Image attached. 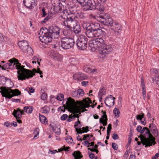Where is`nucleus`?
Here are the masks:
<instances>
[{
  "mask_svg": "<svg viewBox=\"0 0 159 159\" xmlns=\"http://www.w3.org/2000/svg\"><path fill=\"white\" fill-rule=\"evenodd\" d=\"M66 103L68 109L73 114L72 117L79 118L80 112H83L86 111L85 108L90 107L89 104L92 103V102L90 99L87 98L84 99L83 101L79 102L77 105L75 104L74 100L69 98L67 99Z\"/></svg>",
  "mask_w": 159,
  "mask_h": 159,
  "instance_id": "nucleus-1",
  "label": "nucleus"
},
{
  "mask_svg": "<svg viewBox=\"0 0 159 159\" xmlns=\"http://www.w3.org/2000/svg\"><path fill=\"white\" fill-rule=\"evenodd\" d=\"M8 61L10 63H6L4 66L6 68L11 69L16 68L18 70L17 71V76L18 80L22 81L32 76L33 75L31 71L25 68V66H21L17 59L13 58L9 60Z\"/></svg>",
  "mask_w": 159,
  "mask_h": 159,
  "instance_id": "nucleus-2",
  "label": "nucleus"
},
{
  "mask_svg": "<svg viewBox=\"0 0 159 159\" xmlns=\"http://www.w3.org/2000/svg\"><path fill=\"white\" fill-rule=\"evenodd\" d=\"M136 129L141 134L145 133L144 136L141 135L138 137L141 140L143 145H145V147L154 145L156 143L155 138L151 134L148 128L146 127L143 128L141 126L139 125L137 126Z\"/></svg>",
  "mask_w": 159,
  "mask_h": 159,
  "instance_id": "nucleus-3",
  "label": "nucleus"
},
{
  "mask_svg": "<svg viewBox=\"0 0 159 159\" xmlns=\"http://www.w3.org/2000/svg\"><path fill=\"white\" fill-rule=\"evenodd\" d=\"M63 16H66V20L62 21L61 24L66 27L70 29L74 27L77 24L78 16L75 14V11L72 8L64 10L63 12Z\"/></svg>",
  "mask_w": 159,
  "mask_h": 159,
  "instance_id": "nucleus-4",
  "label": "nucleus"
},
{
  "mask_svg": "<svg viewBox=\"0 0 159 159\" xmlns=\"http://www.w3.org/2000/svg\"><path fill=\"white\" fill-rule=\"evenodd\" d=\"M101 35L102 38H100V57L103 58L106 57L107 54L112 51V48L109 46H107L104 43L105 39L106 33L104 31L101 30L100 31V36Z\"/></svg>",
  "mask_w": 159,
  "mask_h": 159,
  "instance_id": "nucleus-5",
  "label": "nucleus"
},
{
  "mask_svg": "<svg viewBox=\"0 0 159 159\" xmlns=\"http://www.w3.org/2000/svg\"><path fill=\"white\" fill-rule=\"evenodd\" d=\"M11 87L1 86L0 92L2 97L10 99L14 96L20 95L21 92L17 89H12Z\"/></svg>",
  "mask_w": 159,
  "mask_h": 159,
  "instance_id": "nucleus-6",
  "label": "nucleus"
},
{
  "mask_svg": "<svg viewBox=\"0 0 159 159\" xmlns=\"http://www.w3.org/2000/svg\"><path fill=\"white\" fill-rule=\"evenodd\" d=\"M39 38L40 41L42 43H48L51 42L53 37L48 32V29L45 28L40 29L39 33Z\"/></svg>",
  "mask_w": 159,
  "mask_h": 159,
  "instance_id": "nucleus-7",
  "label": "nucleus"
},
{
  "mask_svg": "<svg viewBox=\"0 0 159 159\" xmlns=\"http://www.w3.org/2000/svg\"><path fill=\"white\" fill-rule=\"evenodd\" d=\"M88 39L85 36L79 35L76 41V45L81 50L85 49L87 46Z\"/></svg>",
  "mask_w": 159,
  "mask_h": 159,
  "instance_id": "nucleus-8",
  "label": "nucleus"
},
{
  "mask_svg": "<svg viewBox=\"0 0 159 159\" xmlns=\"http://www.w3.org/2000/svg\"><path fill=\"white\" fill-rule=\"evenodd\" d=\"M61 46L64 49H67L72 47L74 45V39L70 37H64L61 39Z\"/></svg>",
  "mask_w": 159,
  "mask_h": 159,
  "instance_id": "nucleus-9",
  "label": "nucleus"
},
{
  "mask_svg": "<svg viewBox=\"0 0 159 159\" xmlns=\"http://www.w3.org/2000/svg\"><path fill=\"white\" fill-rule=\"evenodd\" d=\"M18 45L23 52H26L29 54H33V51L31 47L29 46L27 41L23 40L19 42Z\"/></svg>",
  "mask_w": 159,
  "mask_h": 159,
  "instance_id": "nucleus-10",
  "label": "nucleus"
},
{
  "mask_svg": "<svg viewBox=\"0 0 159 159\" xmlns=\"http://www.w3.org/2000/svg\"><path fill=\"white\" fill-rule=\"evenodd\" d=\"M100 22L105 25H112L113 20L110 16L107 13L103 14L100 13Z\"/></svg>",
  "mask_w": 159,
  "mask_h": 159,
  "instance_id": "nucleus-11",
  "label": "nucleus"
},
{
  "mask_svg": "<svg viewBox=\"0 0 159 159\" xmlns=\"http://www.w3.org/2000/svg\"><path fill=\"white\" fill-rule=\"evenodd\" d=\"M89 46L93 52L99 51V38H96L89 41Z\"/></svg>",
  "mask_w": 159,
  "mask_h": 159,
  "instance_id": "nucleus-12",
  "label": "nucleus"
},
{
  "mask_svg": "<svg viewBox=\"0 0 159 159\" xmlns=\"http://www.w3.org/2000/svg\"><path fill=\"white\" fill-rule=\"evenodd\" d=\"M60 29L57 26H51L48 29V32L53 38H58L59 36Z\"/></svg>",
  "mask_w": 159,
  "mask_h": 159,
  "instance_id": "nucleus-13",
  "label": "nucleus"
},
{
  "mask_svg": "<svg viewBox=\"0 0 159 159\" xmlns=\"http://www.w3.org/2000/svg\"><path fill=\"white\" fill-rule=\"evenodd\" d=\"M97 2V1H96ZM97 2L96 3V1L94 0H87L84 6L87 7V8H84V9L85 10H92L96 8Z\"/></svg>",
  "mask_w": 159,
  "mask_h": 159,
  "instance_id": "nucleus-14",
  "label": "nucleus"
},
{
  "mask_svg": "<svg viewBox=\"0 0 159 159\" xmlns=\"http://www.w3.org/2000/svg\"><path fill=\"white\" fill-rule=\"evenodd\" d=\"M73 77L74 79L77 81L85 80L87 78L86 75L81 72L75 73Z\"/></svg>",
  "mask_w": 159,
  "mask_h": 159,
  "instance_id": "nucleus-15",
  "label": "nucleus"
},
{
  "mask_svg": "<svg viewBox=\"0 0 159 159\" xmlns=\"http://www.w3.org/2000/svg\"><path fill=\"white\" fill-rule=\"evenodd\" d=\"M23 3L26 8L30 9L36 5L35 0H24Z\"/></svg>",
  "mask_w": 159,
  "mask_h": 159,
  "instance_id": "nucleus-16",
  "label": "nucleus"
},
{
  "mask_svg": "<svg viewBox=\"0 0 159 159\" xmlns=\"http://www.w3.org/2000/svg\"><path fill=\"white\" fill-rule=\"evenodd\" d=\"M102 115L100 118V123H102L103 126H105L107 125V118L106 112L105 111L102 110L101 111Z\"/></svg>",
  "mask_w": 159,
  "mask_h": 159,
  "instance_id": "nucleus-17",
  "label": "nucleus"
},
{
  "mask_svg": "<svg viewBox=\"0 0 159 159\" xmlns=\"http://www.w3.org/2000/svg\"><path fill=\"white\" fill-rule=\"evenodd\" d=\"M115 97L110 98L107 97L105 100V103L106 105L109 107H112L114 104Z\"/></svg>",
  "mask_w": 159,
  "mask_h": 159,
  "instance_id": "nucleus-18",
  "label": "nucleus"
},
{
  "mask_svg": "<svg viewBox=\"0 0 159 159\" xmlns=\"http://www.w3.org/2000/svg\"><path fill=\"white\" fill-rule=\"evenodd\" d=\"M149 127L153 135L155 137H157L158 135V132L155 125L153 123L150 124Z\"/></svg>",
  "mask_w": 159,
  "mask_h": 159,
  "instance_id": "nucleus-19",
  "label": "nucleus"
},
{
  "mask_svg": "<svg viewBox=\"0 0 159 159\" xmlns=\"http://www.w3.org/2000/svg\"><path fill=\"white\" fill-rule=\"evenodd\" d=\"M72 155L74 156L75 159H80L83 157L80 152L79 151L74 152Z\"/></svg>",
  "mask_w": 159,
  "mask_h": 159,
  "instance_id": "nucleus-20",
  "label": "nucleus"
},
{
  "mask_svg": "<svg viewBox=\"0 0 159 159\" xmlns=\"http://www.w3.org/2000/svg\"><path fill=\"white\" fill-rule=\"evenodd\" d=\"M72 28L73 29L74 33L75 34H79L81 32V28L80 27V25L78 22L76 25H75L74 27H73Z\"/></svg>",
  "mask_w": 159,
  "mask_h": 159,
  "instance_id": "nucleus-21",
  "label": "nucleus"
},
{
  "mask_svg": "<svg viewBox=\"0 0 159 159\" xmlns=\"http://www.w3.org/2000/svg\"><path fill=\"white\" fill-rule=\"evenodd\" d=\"M84 70L86 72L90 73H93L96 70L95 69H92L89 66H84Z\"/></svg>",
  "mask_w": 159,
  "mask_h": 159,
  "instance_id": "nucleus-22",
  "label": "nucleus"
},
{
  "mask_svg": "<svg viewBox=\"0 0 159 159\" xmlns=\"http://www.w3.org/2000/svg\"><path fill=\"white\" fill-rule=\"evenodd\" d=\"M88 127H83L82 129H77V128H76V131L77 132V134H81L82 133L84 132L86 133L89 131Z\"/></svg>",
  "mask_w": 159,
  "mask_h": 159,
  "instance_id": "nucleus-23",
  "label": "nucleus"
},
{
  "mask_svg": "<svg viewBox=\"0 0 159 159\" xmlns=\"http://www.w3.org/2000/svg\"><path fill=\"white\" fill-rule=\"evenodd\" d=\"M51 3L52 5L54 7H60L62 4L60 2L59 0H52Z\"/></svg>",
  "mask_w": 159,
  "mask_h": 159,
  "instance_id": "nucleus-24",
  "label": "nucleus"
},
{
  "mask_svg": "<svg viewBox=\"0 0 159 159\" xmlns=\"http://www.w3.org/2000/svg\"><path fill=\"white\" fill-rule=\"evenodd\" d=\"M50 111V108L47 106L42 107L40 110L41 112L43 113H48Z\"/></svg>",
  "mask_w": 159,
  "mask_h": 159,
  "instance_id": "nucleus-25",
  "label": "nucleus"
},
{
  "mask_svg": "<svg viewBox=\"0 0 159 159\" xmlns=\"http://www.w3.org/2000/svg\"><path fill=\"white\" fill-rule=\"evenodd\" d=\"M24 110L27 113H31L32 112L33 108L31 106L25 107H24Z\"/></svg>",
  "mask_w": 159,
  "mask_h": 159,
  "instance_id": "nucleus-26",
  "label": "nucleus"
},
{
  "mask_svg": "<svg viewBox=\"0 0 159 159\" xmlns=\"http://www.w3.org/2000/svg\"><path fill=\"white\" fill-rule=\"evenodd\" d=\"M39 120L40 122L43 124H45L47 123L48 120L43 115L39 114Z\"/></svg>",
  "mask_w": 159,
  "mask_h": 159,
  "instance_id": "nucleus-27",
  "label": "nucleus"
},
{
  "mask_svg": "<svg viewBox=\"0 0 159 159\" xmlns=\"http://www.w3.org/2000/svg\"><path fill=\"white\" fill-rule=\"evenodd\" d=\"M115 28L114 32L118 33L120 32L121 30V26L118 23L115 24Z\"/></svg>",
  "mask_w": 159,
  "mask_h": 159,
  "instance_id": "nucleus-28",
  "label": "nucleus"
},
{
  "mask_svg": "<svg viewBox=\"0 0 159 159\" xmlns=\"http://www.w3.org/2000/svg\"><path fill=\"white\" fill-rule=\"evenodd\" d=\"M106 94V89L104 87H103L101 89H100V96L101 97H100V102L101 101V100H102V97H103L104 95H105Z\"/></svg>",
  "mask_w": 159,
  "mask_h": 159,
  "instance_id": "nucleus-29",
  "label": "nucleus"
},
{
  "mask_svg": "<svg viewBox=\"0 0 159 159\" xmlns=\"http://www.w3.org/2000/svg\"><path fill=\"white\" fill-rule=\"evenodd\" d=\"M28 70H30L31 71L32 74H33V75L31 77H33L34 75H35V73H39L40 75H41L43 73L40 70V69L38 67L37 70L36 69H33V71H32L31 70L28 69ZM30 78H31V77H30L28 79H29Z\"/></svg>",
  "mask_w": 159,
  "mask_h": 159,
  "instance_id": "nucleus-30",
  "label": "nucleus"
},
{
  "mask_svg": "<svg viewBox=\"0 0 159 159\" xmlns=\"http://www.w3.org/2000/svg\"><path fill=\"white\" fill-rule=\"evenodd\" d=\"M13 115L16 118V119H20L21 117L20 112H17L16 111H14L12 113Z\"/></svg>",
  "mask_w": 159,
  "mask_h": 159,
  "instance_id": "nucleus-31",
  "label": "nucleus"
},
{
  "mask_svg": "<svg viewBox=\"0 0 159 159\" xmlns=\"http://www.w3.org/2000/svg\"><path fill=\"white\" fill-rule=\"evenodd\" d=\"M86 34L87 37L89 38H92L93 37V31L89 30H87Z\"/></svg>",
  "mask_w": 159,
  "mask_h": 159,
  "instance_id": "nucleus-32",
  "label": "nucleus"
},
{
  "mask_svg": "<svg viewBox=\"0 0 159 159\" xmlns=\"http://www.w3.org/2000/svg\"><path fill=\"white\" fill-rule=\"evenodd\" d=\"M69 62L72 65H75L78 63V61L74 58H72L69 60Z\"/></svg>",
  "mask_w": 159,
  "mask_h": 159,
  "instance_id": "nucleus-33",
  "label": "nucleus"
},
{
  "mask_svg": "<svg viewBox=\"0 0 159 159\" xmlns=\"http://www.w3.org/2000/svg\"><path fill=\"white\" fill-rule=\"evenodd\" d=\"M98 145L96 144L95 145L94 147H93L92 148H88V150H90L92 152H95L97 153L98 152V150L97 149Z\"/></svg>",
  "mask_w": 159,
  "mask_h": 159,
  "instance_id": "nucleus-34",
  "label": "nucleus"
},
{
  "mask_svg": "<svg viewBox=\"0 0 159 159\" xmlns=\"http://www.w3.org/2000/svg\"><path fill=\"white\" fill-rule=\"evenodd\" d=\"M113 113L116 116L118 117L120 116V111L117 108H115L113 110Z\"/></svg>",
  "mask_w": 159,
  "mask_h": 159,
  "instance_id": "nucleus-35",
  "label": "nucleus"
},
{
  "mask_svg": "<svg viewBox=\"0 0 159 159\" xmlns=\"http://www.w3.org/2000/svg\"><path fill=\"white\" fill-rule=\"evenodd\" d=\"M92 28L93 30H99V24L97 23H95L93 24Z\"/></svg>",
  "mask_w": 159,
  "mask_h": 159,
  "instance_id": "nucleus-36",
  "label": "nucleus"
},
{
  "mask_svg": "<svg viewBox=\"0 0 159 159\" xmlns=\"http://www.w3.org/2000/svg\"><path fill=\"white\" fill-rule=\"evenodd\" d=\"M74 126L76 130V128H77V129H80V128L81 127V125L80 124V121L79 120V119L78 120V121L75 123Z\"/></svg>",
  "mask_w": 159,
  "mask_h": 159,
  "instance_id": "nucleus-37",
  "label": "nucleus"
},
{
  "mask_svg": "<svg viewBox=\"0 0 159 159\" xmlns=\"http://www.w3.org/2000/svg\"><path fill=\"white\" fill-rule=\"evenodd\" d=\"M83 140H87L90 138L91 137H92L93 135L92 134H84L83 135Z\"/></svg>",
  "mask_w": 159,
  "mask_h": 159,
  "instance_id": "nucleus-38",
  "label": "nucleus"
},
{
  "mask_svg": "<svg viewBox=\"0 0 159 159\" xmlns=\"http://www.w3.org/2000/svg\"><path fill=\"white\" fill-rule=\"evenodd\" d=\"M56 99L58 101H62L64 99L63 94L62 93H60L58 94L56 97Z\"/></svg>",
  "mask_w": 159,
  "mask_h": 159,
  "instance_id": "nucleus-39",
  "label": "nucleus"
},
{
  "mask_svg": "<svg viewBox=\"0 0 159 159\" xmlns=\"http://www.w3.org/2000/svg\"><path fill=\"white\" fill-rule=\"evenodd\" d=\"M99 30H93V37L99 38V33L98 32Z\"/></svg>",
  "mask_w": 159,
  "mask_h": 159,
  "instance_id": "nucleus-40",
  "label": "nucleus"
},
{
  "mask_svg": "<svg viewBox=\"0 0 159 159\" xmlns=\"http://www.w3.org/2000/svg\"><path fill=\"white\" fill-rule=\"evenodd\" d=\"M39 129L38 128H36L34 130V139H35L37 137V136L39 135Z\"/></svg>",
  "mask_w": 159,
  "mask_h": 159,
  "instance_id": "nucleus-41",
  "label": "nucleus"
},
{
  "mask_svg": "<svg viewBox=\"0 0 159 159\" xmlns=\"http://www.w3.org/2000/svg\"><path fill=\"white\" fill-rule=\"evenodd\" d=\"M66 106L64 105L63 106L60 107L58 108V111H60V110L61 111L64 112L65 111V110L66 107L68 109V108H67V105H66Z\"/></svg>",
  "mask_w": 159,
  "mask_h": 159,
  "instance_id": "nucleus-42",
  "label": "nucleus"
},
{
  "mask_svg": "<svg viewBox=\"0 0 159 159\" xmlns=\"http://www.w3.org/2000/svg\"><path fill=\"white\" fill-rule=\"evenodd\" d=\"M76 1L81 6H84L87 0H76Z\"/></svg>",
  "mask_w": 159,
  "mask_h": 159,
  "instance_id": "nucleus-43",
  "label": "nucleus"
},
{
  "mask_svg": "<svg viewBox=\"0 0 159 159\" xmlns=\"http://www.w3.org/2000/svg\"><path fill=\"white\" fill-rule=\"evenodd\" d=\"M6 82V80L4 78H2L1 79L0 82V86H3L5 84Z\"/></svg>",
  "mask_w": 159,
  "mask_h": 159,
  "instance_id": "nucleus-44",
  "label": "nucleus"
},
{
  "mask_svg": "<svg viewBox=\"0 0 159 159\" xmlns=\"http://www.w3.org/2000/svg\"><path fill=\"white\" fill-rule=\"evenodd\" d=\"M66 141L69 144H70L72 143L73 140L72 139V138L70 136H69L66 139Z\"/></svg>",
  "mask_w": 159,
  "mask_h": 159,
  "instance_id": "nucleus-45",
  "label": "nucleus"
},
{
  "mask_svg": "<svg viewBox=\"0 0 159 159\" xmlns=\"http://www.w3.org/2000/svg\"><path fill=\"white\" fill-rule=\"evenodd\" d=\"M144 116L143 113H141V115H138L136 116V119L137 120H141L142 119H143Z\"/></svg>",
  "mask_w": 159,
  "mask_h": 159,
  "instance_id": "nucleus-46",
  "label": "nucleus"
},
{
  "mask_svg": "<svg viewBox=\"0 0 159 159\" xmlns=\"http://www.w3.org/2000/svg\"><path fill=\"white\" fill-rule=\"evenodd\" d=\"M72 96L73 97L79 98V96L77 91H73L72 93Z\"/></svg>",
  "mask_w": 159,
  "mask_h": 159,
  "instance_id": "nucleus-47",
  "label": "nucleus"
},
{
  "mask_svg": "<svg viewBox=\"0 0 159 159\" xmlns=\"http://www.w3.org/2000/svg\"><path fill=\"white\" fill-rule=\"evenodd\" d=\"M41 98L43 100H45L47 99V94L45 93H42L41 97Z\"/></svg>",
  "mask_w": 159,
  "mask_h": 159,
  "instance_id": "nucleus-48",
  "label": "nucleus"
},
{
  "mask_svg": "<svg viewBox=\"0 0 159 159\" xmlns=\"http://www.w3.org/2000/svg\"><path fill=\"white\" fill-rule=\"evenodd\" d=\"M77 92L78 93L79 97L83 96L84 94V92L81 89H78L77 90Z\"/></svg>",
  "mask_w": 159,
  "mask_h": 159,
  "instance_id": "nucleus-49",
  "label": "nucleus"
},
{
  "mask_svg": "<svg viewBox=\"0 0 159 159\" xmlns=\"http://www.w3.org/2000/svg\"><path fill=\"white\" fill-rule=\"evenodd\" d=\"M89 157H90V159H97V157H94V154L92 153L91 152L90 153L89 152Z\"/></svg>",
  "mask_w": 159,
  "mask_h": 159,
  "instance_id": "nucleus-50",
  "label": "nucleus"
},
{
  "mask_svg": "<svg viewBox=\"0 0 159 159\" xmlns=\"http://www.w3.org/2000/svg\"><path fill=\"white\" fill-rule=\"evenodd\" d=\"M112 148L115 150H117L118 148V147L117 144L115 143H112Z\"/></svg>",
  "mask_w": 159,
  "mask_h": 159,
  "instance_id": "nucleus-51",
  "label": "nucleus"
},
{
  "mask_svg": "<svg viewBox=\"0 0 159 159\" xmlns=\"http://www.w3.org/2000/svg\"><path fill=\"white\" fill-rule=\"evenodd\" d=\"M68 116L66 114H64L62 115L61 117V119L62 120H65L67 117Z\"/></svg>",
  "mask_w": 159,
  "mask_h": 159,
  "instance_id": "nucleus-52",
  "label": "nucleus"
},
{
  "mask_svg": "<svg viewBox=\"0 0 159 159\" xmlns=\"http://www.w3.org/2000/svg\"><path fill=\"white\" fill-rule=\"evenodd\" d=\"M112 138L116 140L119 139V136L117 134L114 133L112 135Z\"/></svg>",
  "mask_w": 159,
  "mask_h": 159,
  "instance_id": "nucleus-53",
  "label": "nucleus"
},
{
  "mask_svg": "<svg viewBox=\"0 0 159 159\" xmlns=\"http://www.w3.org/2000/svg\"><path fill=\"white\" fill-rule=\"evenodd\" d=\"M141 84L142 86V89H143V88L144 89H145V86L144 85V80L143 78H142L141 79Z\"/></svg>",
  "mask_w": 159,
  "mask_h": 159,
  "instance_id": "nucleus-54",
  "label": "nucleus"
},
{
  "mask_svg": "<svg viewBox=\"0 0 159 159\" xmlns=\"http://www.w3.org/2000/svg\"><path fill=\"white\" fill-rule=\"evenodd\" d=\"M142 89V94L143 96V98L144 99H145L146 98V90L145 89H144L143 88V89Z\"/></svg>",
  "mask_w": 159,
  "mask_h": 159,
  "instance_id": "nucleus-55",
  "label": "nucleus"
},
{
  "mask_svg": "<svg viewBox=\"0 0 159 159\" xmlns=\"http://www.w3.org/2000/svg\"><path fill=\"white\" fill-rule=\"evenodd\" d=\"M50 18H51V16H49V15H48L46 16V17L44 19L43 21L44 22H46V21H48L49 19Z\"/></svg>",
  "mask_w": 159,
  "mask_h": 159,
  "instance_id": "nucleus-56",
  "label": "nucleus"
},
{
  "mask_svg": "<svg viewBox=\"0 0 159 159\" xmlns=\"http://www.w3.org/2000/svg\"><path fill=\"white\" fill-rule=\"evenodd\" d=\"M84 145L87 146V147H90L89 145L90 143L88 141H85L84 142L82 143Z\"/></svg>",
  "mask_w": 159,
  "mask_h": 159,
  "instance_id": "nucleus-57",
  "label": "nucleus"
},
{
  "mask_svg": "<svg viewBox=\"0 0 159 159\" xmlns=\"http://www.w3.org/2000/svg\"><path fill=\"white\" fill-rule=\"evenodd\" d=\"M77 16H78V18H80V19H83L84 18V15L82 14H78L77 15L75 14Z\"/></svg>",
  "mask_w": 159,
  "mask_h": 159,
  "instance_id": "nucleus-58",
  "label": "nucleus"
},
{
  "mask_svg": "<svg viewBox=\"0 0 159 159\" xmlns=\"http://www.w3.org/2000/svg\"><path fill=\"white\" fill-rule=\"evenodd\" d=\"M83 26L84 29H86L87 30H88V27H87V24L85 22H83Z\"/></svg>",
  "mask_w": 159,
  "mask_h": 159,
  "instance_id": "nucleus-59",
  "label": "nucleus"
},
{
  "mask_svg": "<svg viewBox=\"0 0 159 159\" xmlns=\"http://www.w3.org/2000/svg\"><path fill=\"white\" fill-rule=\"evenodd\" d=\"M57 152V150H54L53 151L51 150H49V151L48 153H49L50 152L51 154H54Z\"/></svg>",
  "mask_w": 159,
  "mask_h": 159,
  "instance_id": "nucleus-60",
  "label": "nucleus"
},
{
  "mask_svg": "<svg viewBox=\"0 0 159 159\" xmlns=\"http://www.w3.org/2000/svg\"><path fill=\"white\" fill-rule=\"evenodd\" d=\"M42 16L43 17H44L46 15H47V13H46V12L45 11V10L44 8H43L42 10Z\"/></svg>",
  "mask_w": 159,
  "mask_h": 159,
  "instance_id": "nucleus-61",
  "label": "nucleus"
},
{
  "mask_svg": "<svg viewBox=\"0 0 159 159\" xmlns=\"http://www.w3.org/2000/svg\"><path fill=\"white\" fill-rule=\"evenodd\" d=\"M88 82L87 81H82L81 82V84L83 86H86L88 84Z\"/></svg>",
  "mask_w": 159,
  "mask_h": 159,
  "instance_id": "nucleus-62",
  "label": "nucleus"
},
{
  "mask_svg": "<svg viewBox=\"0 0 159 159\" xmlns=\"http://www.w3.org/2000/svg\"><path fill=\"white\" fill-rule=\"evenodd\" d=\"M63 149L65 151H69V149H70V148L69 147H65V146H63Z\"/></svg>",
  "mask_w": 159,
  "mask_h": 159,
  "instance_id": "nucleus-63",
  "label": "nucleus"
},
{
  "mask_svg": "<svg viewBox=\"0 0 159 159\" xmlns=\"http://www.w3.org/2000/svg\"><path fill=\"white\" fill-rule=\"evenodd\" d=\"M29 91L31 93H33L34 92L35 89L33 88H29Z\"/></svg>",
  "mask_w": 159,
  "mask_h": 159,
  "instance_id": "nucleus-64",
  "label": "nucleus"
}]
</instances>
